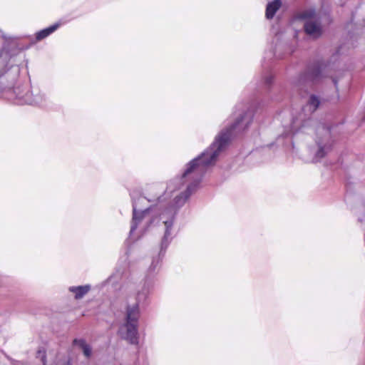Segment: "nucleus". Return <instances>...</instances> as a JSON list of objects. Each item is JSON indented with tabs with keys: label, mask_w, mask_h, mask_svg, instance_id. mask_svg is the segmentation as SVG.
Here are the masks:
<instances>
[{
	"label": "nucleus",
	"mask_w": 365,
	"mask_h": 365,
	"mask_svg": "<svg viewBox=\"0 0 365 365\" xmlns=\"http://www.w3.org/2000/svg\"><path fill=\"white\" fill-rule=\"evenodd\" d=\"M252 120V115L249 112H245L237 118L236 121L227 130L222 133L216 139L214 146L217 148L214 151L207 150L203 153L198 158L192 160L187 165V168L182 175V178H189L192 174H198L207 166L212 164L218 156L220 152L225 148L230 140L233 133L244 131L247 128Z\"/></svg>",
	"instance_id": "1"
},
{
	"label": "nucleus",
	"mask_w": 365,
	"mask_h": 365,
	"mask_svg": "<svg viewBox=\"0 0 365 365\" xmlns=\"http://www.w3.org/2000/svg\"><path fill=\"white\" fill-rule=\"evenodd\" d=\"M139 318V306L136 302L126 309V322L122 327L120 334L131 344H138V321Z\"/></svg>",
	"instance_id": "2"
},
{
	"label": "nucleus",
	"mask_w": 365,
	"mask_h": 365,
	"mask_svg": "<svg viewBox=\"0 0 365 365\" xmlns=\"http://www.w3.org/2000/svg\"><path fill=\"white\" fill-rule=\"evenodd\" d=\"M299 17L303 19H308L304 24V31L309 36L318 38L322 34V28L319 22L314 21L315 18L314 11H306L300 14Z\"/></svg>",
	"instance_id": "3"
},
{
	"label": "nucleus",
	"mask_w": 365,
	"mask_h": 365,
	"mask_svg": "<svg viewBox=\"0 0 365 365\" xmlns=\"http://www.w3.org/2000/svg\"><path fill=\"white\" fill-rule=\"evenodd\" d=\"M324 67V65L319 63L312 66L308 68V71L304 76V79L312 82L318 81L321 77V73Z\"/></svg>",
	"instance_id": "4"
},
{
	"label": "nucleus",
	"mask_w": 365,
	"mask_h": 365,
	"mask_svg": "<svg viewBox=\"0 0 365 365\" xmlns=\"http://www.w3.org/2000/svg\"><path fill=\"white\" fill-rule=\"evenodd\" d=\"M61 24V23H56L46 29H43L41 31H38L35 34V38L36 41H41L48 36H50L51 34L55 32L60 26Z\"/></svg>",
	"instance_id": "5"
},
{
	"label": "nucleus",
	"mask_w": 365,
	"mask_h": 365,
	"mask_svg": "<svg viewBox=\"0 0 365 365\" xmlns=\"http://www.w3.org/2000/svg\"><path fill=\"white\" fill-rule=\"evenodd\" d=\"M69 292L74 294L76 299H82L90 290L91 286L88 284L83 286L70 287L68 289Z\"/></svg>",
	"instance_id": "6"
},
{
	"label": "nucleus",
	"mask_w": 365,
	"mask_h": 365,
	"mask_svg": "<svg viewBox=\"0 0 365 365\" xmlns=\"http://www.w3.org/2000/svg\"><path fill=\"white\" fill-rule=\"evenodd\" d=\"M282 3L280 0H274L269 2L266 8L265 15L267 19H272L275 15L276 12L281 7Z\"/></svg>",
	"instance_id": "7"
},
{
	"label": "nucleus",
	"mask_w": 365,
	"mask_h": 365,
	"mask_svg": "<svg viewBox=\"0 0 365 365\" xmlns=\"http://www.w3.org/2000/svg\"><path fill=\"white\" fill-rule=\"evenodd\" d=\"M73 344L78 346L83 351V354L86 357L89 358L91 356L92 350L91 347L89 344L86 343V341L83 339H75L73 341Z\"/></svg>",
	"instance_id": "8"
},
{
	"label": "nucleus",
	"mask_w": 365,
	"mask_h": 365,
	"mask_svg": "<svg viewBox=\"0 0 365 365\" xmlns=\"http://www.w3.org/2000/svg\"><path fill=\"white\" fill-rule=\"evenodd\" d=\"M196 185L197 184L189 185L185 193H182L180 195L175 197V202L178 206H180L185 202V201L191 195L192 190H193L194 187L196 186Z\"/></svg>",
	"instance_id": "9"
},
{
	"label": "nucleus",
	"mask_w": 365,
	"mask_h": 365,
	"mask_svg": "<svg viewBox=\"0 0 365 365\" xmlns=\"http://www.w3.org/2000/svg\"><path fill=\"white\" fill-rule=\"evenodd\" d=\"M319 98L312 95L311 96L310 98H309V105L312 107V110L314 111L317 109V108L319 107Z\"/></svg>",
	"instance_id": "10"
},
{
	"label": "nucleus",
	"mask_w": 365,
	"mask_h": 365,
	"mask_svg": "<svg viewBox=\"0 0 365 365\" xmlns=\"http://www.w3.org/2000/svg\"><path fill=\"white\" fill-rule=\"evenodd\" d=\"M142 220L141 214L140 213L138 215V212L135 209L133 210V220L137 224Z\"/></svg>",
	"instance_id": "11"
},
{
	"label": "nucleus",
	"mask_w": 365,
	"mask_h": 365,
	"mask_svg": "<svg viewBox=\"0 0 365 365\" xmlns=\"http://www.w3.org/2000/svg\"><path fill=\"white\" fill-rule=\"evenodd\" d=\"M165 225H166L167 229L165 233L164 238L166 239L170 235L169 228L171 227L172 223L170 222H165Z\"/></svg>",
	"instance_id": "12"
},
{
	"label": "nucleus",
	"mask_w": 365,
	"mask_h": 365,
	"mask_svg": "<svg viewBox=\"0 0 365 365\" xmlns=\"http://www.w3.org/2000/svg\"><path fill=\"white\" fill-rule=\"evenodd\" d=\"M317 155L319 158H323L325 155V153H324V148L322 147H321L319 149Z\"/></svg>",
	"instance_id": "13"
},
{
	"label": "nucleus",
	"mask_w": 365,
	"mask_h": 365,
	"mask_svg": "<svg viewBox=\"0 0 365 365\" xmlns=\"http://www.w3.org/2000/svg\"><path fill=\"white\" fill-rule=\"evenodd\" d=\"M46 353H45V351H43V355H42V361L43 364L46 363Z\"/></svg>",
	"instance_id": "14"
},
{
	"label": "nucleus",
	"mask_w": 365,
	"mask_h": 365,
	"mask_svg": "<svg viewBox=\"0 0 365 365\" xmlns=\"http://www.w3.org/2000/svg\"><path fill=\"white\" fill-rule=\"evenodd\" d=\"M17 93V97L19 98H23V96H24L23 94H21V93Z\"/></svg>",
	"instance_id": "15"
},
{
	"label": "nucleus",
	"mask_w": 365,
	"mask_h": 365,
	"mask_svg": "<svg viewBox=\"0 0 365 365\" xmlns=\"http://www.w3.org/2000/svg\"><path fill=\"white\" fill-rule=\"evenodd\" d=\"M4 73V72H1V73H0V76H2Z\"/></svg>",
	"instance_id": "16"
}]
</instances>
